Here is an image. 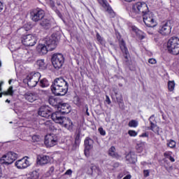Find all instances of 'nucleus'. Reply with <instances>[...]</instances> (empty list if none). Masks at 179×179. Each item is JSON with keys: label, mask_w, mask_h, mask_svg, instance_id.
Masks as SVG:
<instances>
[{"label": "nucleus", "mask_w": 179, "mask_h": 179, "mask_svg": "<svg viewBox=\"0 0 179 179\" xmlns=\"http://www.w3.org/2000/svg\"><path fill=\"white\" fill-rule=\"evenodd\" d=\"M176 141H174V140H168L167 141V143H166V146H168V148H170L171 149H173V148L176 147Z\"/></svg>", "instance_id": "34"}, {"label": "nucleus", "mask_w": 179, "mask_h": 179, "mask_svg": "<svg viewBox=\"0 0 179 179\" xmlns=\"http://www.w3.org/2000/svg\"><path fill=\"white\" fill-rule=\"evenodd\" d=\"M41 78V74L38 72H36L28 75L24 79V81L27 83L29 87H36Z\"/></svg>", "instance_id": "6"}, {"label": "nucleus", "mask_w": 179, "mask_h": 179, "mask_svg": "<svg viewBox=\"0 0 179 179\" xmlns=\"http://www.w3.org/2000/svg\"><path fill=\"white\" fill-rule=\"evenodd\" d=\"M98 1L100 5L103 6V9L106 10V12H108L110 17H115V13L114 12V10H113V8L110 6V4H108V2H107V0H98Z\"/></svg>", "instance_id": "15"}, {"label": "nucleus", "mask_w": 179, "mask_h": 179, "mask_svg": "<svg viewBox=\"0 0 179 179\" xmlns=\"http://www.w3.org/2000/svg\"><path fill=\"white\" fill-rule=\"evenodd\" d=\"M24 97L25 100L29 101V103H33L34 101H36V100L38 99L37 93L31 92H27V93H25Z\"/></svg>", "instance_id": "19"}, {"label": "nucleus", "mask_w": 179, "mask_h": 179, "mask_svg": "<svg viewBox=\"0 0 179 179\" xmlns=\"http://www.w3.org/2000/svg\"><path fill=\"white\" fill-rule=\"evenodd\" d=\"M16 159H17V154L13 152H9L2 156L0 159V163L1 164L9 166V164H12Z\"/></svg>", "instance_id": "8"}, {"label": "nucleus", "mask_w": 179, "mask_h": 179, "mask_svg": "<svg viewBox=\"0 0 179 179\" xmlns=\"http://www.w3.org/2000/svg\"><path fill=\"white\" fill-rule=\"evenodd\" d=\"M3 85V82L1 81L0 82V92H2V85ZM13 93L15 92L13 91V86L9 87L7 91H4L1 93H0V97H2L3 96H13Z\"/></svg>", "instance_id": "21"}, {"label": "nucleus", "mask_w": 179, "mask_h": 179, "mask_svg": "<svg viewBox=\"0 0 179 179\" xmlns=\"http://www.w3.org/2000/svg\"><path fill=\"white\" fill-rule=\"evenodd\" d=\"M128 125L130 128H136L138 127V125H139V123L138 122V121H136L135 120H132L129 122Z\"/></svg>", "instance_id": "31"}, {"label": "nucleus", "mask_w": 179, "mask_h": 179, "mask_svg": "<svg viewBox=\"0 0 179 179\" xmlns=\"http://www.w3.org/2000/svg\"><path fill=\"white\" fill-rule=\"evenodd\" d=\"M169 160L172 162H176V159H174V157H173L171 155L169 157Z\"/></svg>", "instance_id": "53"}, {"label": "nucleus", "mask_w": 179, "mask_h": 179, "mask_svg": "<svg viewBox=\"0 0 179 179\" xmlns=\"http://www.w3.org/2000/svg\"><path fill=\"white\" fill-rule=\"evenodd\" d=\"M96 37L97 41H99L100 44H101L102 45H104V44H106V41L104 40V38H103V37H101V36H100V34L96 33Z\"/></svg>", "instance_id": "32"}, {"label": "nucleus", "mask_w": 179, "mask_h": 179, "mask_svg": "<svg viewBox=\"0 0 179 179\" xmlns=\"http://www.w3.org/2000/svg\"><path fill=\"white\" fill-rule=\"evenodd\" d=\"M136 155L135 154V152L131 151L126 155V160L129 163L134 164L137 160Z\"/></svg>", "instance_id": "23"}, {"label": "nucleus", "mask_w": 179, "mask_h": 179, "mask_svg": "<svg viewBox=\"0 0 179 179\" xmlns=\"http://www.w3.org/2000/svg\"><path fill=\"white\" fill-rule=\"evenodd\" d=\"M68 89L69 84L62 77L55 78L51 85V90L55 96H65L68 93Z\"/></svg>", "instance_id": "1"}, {"label": "nucleus", "mask_w": 179, "mask_h": 179, "mask_svg": "<svg viewBox=\"0 0 179 179\" xmlns=\"http://www.w3.org/2000/svg\"><path fill=\"white\" fill-rule=\"evenodd\" d=\"M13 80L15 81V80L10 79V80L8 81L9 85H11V83H12V82H13Z\"/></svg>", "instance_id": "56"}, {"label": "nucleus", "mask_w": 179, "mask_h": 179, "mask_svg": "<svg viewBox=\"0 0 179 179\" xmlns=\"http://www.w3.org/2000/svg\"><path fill=\"white\" fill-rule=\"evenodd\" d=\"M38 114L41 117H43V118H50V117L51 118V117H52V113H51V111L48 109V106H41L39 108Z\"/></svg>", "instance_id": "17"}, {"label": "nucleus", "mask_w": 179, "mask_h": 179, "mask_svg": "<svg viewBox=\"0 0 179 179\" xmlns=\"http://www.w3.org/2000/svg\"><path fill=\"white\" fill-rule=\"evenodd\" d=\"M148 11L149 8L148 7V4L145 2L138 1L133 4L129 15L131 17L136 18L139 17V16H143V15H145Z\"/></svg>", "instance_id": "4"}, {"label": "nucleus", "mask_w": 179, "mask_h": 179, "mask_svg": "<svg viewBox=\"0 0 179 179\" xmlns=\"http://www.w3.org/2000/svg\"><path fill=\"white\" fill-rule=\"evenodd\" d=\"M106 101L108 104H111V100H110V97L108 95L106 96Z\"/></svg>", "instance_id": "47"}, {"label": "nucleus", "mask_w": 179, "mask_h": 179, "mask_svg": "<svg viewBox=\"0 0 179 179\" xmlns=\"http://www.w3.org/2000/svg\"><path fill=\"white\" fill-rule=\"evenodd\" d=\"M51 118L54 122L59 124L71 132L73 131V122H72V120L68 117L62 116L59 112L52 113Z\"/></svg>", "instance_id": "3"}, {"label": "nucleus", "mask_w": 179, "mask_h": 179, "mask_svg": "<svg viewBox=\"0 0 179 179\" xmlns=\"http://www.w3.org/2000/svg\"><path fill=\"white\" fill-rule=\"evenodd\" d=\"M37 43V37L33 34L24 35L22 38V43L26 47H33Z\"/></svg>", "instance_id": "10"}, {"label": "nucleus", "mask_w": 179, "mask_h": 179, "mask_svg": "<svg viewBox=\"0 0 179 179\" xmlns=\"http://www.w3.org/2000/svg\"><path fill=\"white\" fill-rule=\"evenodd\" d=\"M128 134L129 135V136L135 137L138 136V132L135 131V130H129Z\"/></svg>", "instance_id": "38"}, {"label": "nucleus", "mask_w": 179, "mask_h": 179, "mask_svg": "<svg viewBox=\"0 0 179 179\" xmlns=\"http://www.w3.org/2000/svg\"><path fill=\"white\" fill-rule=\"evenodd\" d=\"M39 85L41 87H48L50 86V82H48L47 78H43L41 80Z\"/></svg>", "instance_id": "29"}, {"label": "nucleus", "mask_w": 179, "mask_h": 179, "mask_svg": "<svg viewBox=\"0 0 179 179\" xmlns=\"http://www.w3.org/2000/svg\"><path fill=\"white\" fill-rule=\"evenodd\" d=\"M6 103H10V100L6 99Z\"/></svg>", "instance_id": "58"}, {"label": "nucleus", "mask_w": 179, "mask_h": 179, "mask_svg": "<svg viewBox=\"0 0 179 179\" xmlns=\"http://www.w3.org/2000/svg\"><path fill=\"white\" fill-rule=\"evenodd\" d=\"M40 176V173L37 171H33L30 173V178L31 179H38V177Z\"/></svg>", "instance_id": "35"}, {"label": "nucleus", "mask_w": 179, "mask_h": 179, "mask_svg": "<svg viewBox=\"0 0 179 179\" xmlns=\"http://www.w3.org/2000/svg\"><path fill=\"white\" fill-rule=\"evenodd\" d=\"M120 47L122 50V52H123L124 55L125 59H129V52H128V48H127V45H125V41H121L120 43Z\"/></svg>", "instance_id": "22"}, {"label": "nucleus", "mask_w": 179, "mask_h": 179, "mask_svg": "<svg viewBox=\"0 0 179 179\" xmlns=\"http://www.w3.org/2000/svg\"><path fill=\"white\" fill-rule=\"evenodd\" d=\"M123 173H119V175L117 176L118 178H122V177H124V176L125 175V172H123Z\"/></svg>", "instance_id": "52"}, {"label": "nucleus", "mask_w": 179, "mask_h": 179, "mask_svg": "<svg viewBox=\"0 0 179 179\" xmlns=\"http://www.w3.org/2000/svg\"><path fill=\"white\" fill-rule=\"evenodd\" d=\"M45 145L47 148H52L58 145V136L55 134H48L45 137Z\"/></svg>", "instance_id": "12"}, {"label": "nucleus", "mask_w": 179, "mask_h": 179, "mask_svg": "<svg viewBox=\"0 0 179 179\" xmlns=\"http://www.w3.org/2000/svg\"><path fill=\"white\" fill-rule=\"evenodd\" d=\"M0 66H1V62H0Z\"/></svg>", "instance_id": "63"}, {"label": "nucleus", "mask_w": 179, "mask_h": 179, "mask_svg": "<svg viewBox=\"0 0 179 179\" xmlns=\"http://www.w3.org/2000/svg\"><path fill=\"white\" fill-rule=\"evenodd\" d=\"M95 173H97V174L99 176V174H101V170H100V168L97 166Z\"/></svg>", "instance_id": "49"}, {"label": "nucleus", "mask_w": 179, "mask_h": 179, "mask_svg": "<svg viewBox=\"0 0 179 179\" xmlns=\"http://www.w3.org/2000/svg\"><path fill=\"white\" fill-rule=\"evenodd\" d=\"M109 155H110V156H112V157H118V155H117V153H115V147L112 146L109 149Z\"/></svg>", "instance_id": "33"}, {"label": "nucleus", "mask_w": 179, "mask_h": 179, "mask_svg": "<svg viewBox=\"0 0 179 179\" xmlns=\"http://www.w3.org/2000/svg\"><path fill=\"white\" fill-rule=\"evenodd\" d=\"M168 51L172 55H179V38L172 36L167 42Z\"/></svg>", "instance_id": "5"}, {"label": "nucleus", "mask_w": 179, "mask_h": 179, "mask_svg": "<svg viewBox=\"0 0 179 179\" xmlns=\"http://www.w3.org/2000/svg\"><path fill=\"white\" fill-rule=\"evenodd\" d=\"M86 107V114L87 115H90V114L89 113V108H87V106H85Z\"/></svg>", "instance_id": "54"}, {"label": "nucleus", "mask_w": 179, "mask_h": 179, "mask_svg": "<svg viewBox=\"0 0 179 179\" xmlns=\"http://www.w3.org/2000/svg\"><path fill=\"white\" fill-rule=\"evenodd\" d=\"M145 142H141L137 143L136 149L138 153H142V152H143V150L145 149Z\"/></svg>", "instance_id": "28"}, {"label": "nucleus", "mask_w": 179, "mask_h": 179, "mask_svg": "<svg viewBox=\"0 0 179 179\" xmlns=\"http://www.w3.org/2000/svg\"><path fill=\"white\" fill-rule=\"evenodd\" d=\"M98 131L99 132L100 135H101L102 136H106V130H104V129H103V127H99L98 129Z\"/></svg>", "instance_id": "39"}, {"label": "nucleus", "mask_w": 179, "mask_h": 179, "mask_svg": "<svg viewBox=\"0 0 179 179\" xmlns=\"http://www.w3.org/2000/svg\"><path fill=\"white\" fill-rule=\"evenodd\" d=\"M150 121V129L155 132V134H158L159 132V127H157V122H156V118L155 117V115H152L149 118Z\"/></svg>", "instance_id": "18"}, {"label": "nucleus", "mask_w": 179, "mask_h": 179, "mask_svg": "<svg viewBox=\"0 0 179 179\" xmlns=\"http://www.w3.org/2000/svg\"><path fill=\"white\" fill-rule=\"evenodd\" d=\"M117 92H115V96H117Z\"/></svg>", "instance_id": "61"}, {"label": "nucleus", "mask_w": 179, "mask_h": 179, "mask_svg": "<svg viewBox=\"0 0 179 179\" xmlns=\"http://www.w3.org/2000/svg\"><path fill=\"white\" fill-rule=\"evenodd\" d=\"M171 29L170 21L163 22L159 26L158 32L162 36H169L171 33Z\"/></svg>", "instance_id": "11"}, {"label": "nucleus", "mask_w": 179, "mask_h": 179, "mask_svg": "<svg viewBox=\"0 0 179 179\" xmlns=\"http://www.w3.org/2000/svg\"><path fill=\"white\" fill-rule=\"evenodd\" d=\"M33 55H34L33 50H29V51L27 50L25 57L27 59L30 58H33Z\"/></svg>", "instance_id": "37"}, {"label": "nucleus", "mask_w": 179, "mask_h": 179, "mask_svg": "<svg viewBox=\"0 0 179 179\" xmlns=\"http://www.w3.org/2000/svg\"><path fill=\"white\" fill-rule=\"evenodd\" d=\"M59 114H69L71 113V106L69 103H62L58 107Z\"/></svg>", "instance_id": "20"}, {"label": "nucleus", "mask_w": 179, "mask_h": 179, "mask_svg": "<svg viewBox=\"0 0 179 179\" xmlns=\"http://www.w3.org/2000/svg\"><path fill=\"white\" fill-rule=\"evenodd\" d=\"M131 29H132V31L136 34L137 37L140 40H143V38H145V33H143V31L138 29V27H132Z\"/></svg>", "instance_id": "25"}, {"label": "nucleus", "mask_w": 179, "mask_h": 179, "mask_svg": "<svg viewBox=\"0 0 179 179\" xmlns=\"http://www.w3.org/2000/svg\"><path fill=\"white\" fill-rule=\"evenodd\" d=\"M175 87H176V83L174 82V80L168 81V90H169V92H173Z\"/></svg>", "instance_id": "30"}, {"label": "nucleus", "mask_w": 179, "mask_h": 179, "mask_svg": "<svg viewBox=\"0 0 179 179\" xmlns=\"http://www.w3.org/2000/svg\"><path fill=\"white\" fill-rule=\"evenodd\" d=\"M15 166L17 167V169H19L20 170H22L23 169H27L30 166V162L27 159V158L24 157L21 159L17 160L15 163Z\"/></svg>", "instance_id": "16"}, {"label": "nucleus", "mask_w": 179, "mask_h": 179, "mask_svg": "<svg viewBox=\"0 0 179 179\" xmlns=\"http://www.w3.org/2000/svg\"><path fill=\"white\" fill-rule=\"evenodd\" d=\"M51 7L53 9V10H55V12L57 15H61V13H59V10H57V8H55V5H54V3L51 4Z\"/></svg>", "instance_id": "43"}, {"label": "nucleus", "mask_w": 179, "mask_h": 179, "mask_svg": "<svg viewBox=\"0 0 179 179\" xmlns=\"http://www.w3.org/2000/svg\"><path fill=\"white\" fill-rule=\"evenodd\" d=\"M116 100H117L119 106H124V99H122V95L116 96Z\"/></svg>", "instance_id": "36"}, {"label": "nucleus", "mask_w": 179, "mask_h": 179, "mask_svg": "<svg viewBox=\"0 0 179 179\" xmlns=\"http://www.w3.org/2000/svg\"><path fill=\"white\" fill-rule=\"evenodd\" d=\"M57 48V39L53 36L45 38L43 43H39L36 50L40 55H45L48 51H54Z\"/></svg>", "instance_id": "2"}, {"label": "nucleus", "mask_w": 179, "mask_h": 179, "mask_svg": "<svg viewBox=\"0 0 179 179\" xmlns=\"http://www.w3.org/2000/svg\"><path fill=\"white\" fill-rule=\"evenodd\" d=\"M39 93H41V94H47V91L41 90H39Z\"/></svg>", "instance_id": "51"}, {"label": "nucleus", "mask_w": 179, "mask_h": 179, "mask_svg": "<svg viewBox=\"0 0 179 179\" xmlns=\"http://www.w3.org/2000/svg\"><path fill=\"white\" fill-rule=\"evenodd\" d=\"M85 143V150L84 154L86 156V157H89L90 156V150L93 149V143H94V141L93 139L87 137L84 141Z\"/></svg>", "instance_id": "14"}, {"label": "nucleus", "mask_w": 179, "mask_h": 179, "mask_svg": "<svg viewBox=\"0 0 179 179\" xmlns=\"http://www.w3.org/2000/svg\"><path fill=\"white\" fill-rule=\"evenodd\" d=\"M142 16L143 22L148 27H156V26H157V22H156V20H155V15H153V13L148 11Z\"/></svg>", "instance_id": "7"}, {"label": "nucleus", "mask_w": 179, "mask_h": 179, "mask_svg": "<svg viewBox=\"0 0 179 179\" xmlns=\"http://www.w3.org/2000/svg\"><path fill=\"white\" fill-rule=\"evenodd\" d=\"M141 164H142L143 166H145V164H146V162H141Z\"/></svg>", "instance_id": "59"}, {"label": "nucleus", "mask_w": 179, "mask_h": 179, "mask_svg": "<svg viewBox=\"0 0 179 179\" xmlns=\"http://www.w3.org/2000/svg\"><path fill=\"white\" fill-rule=\"evenodd\" d=\"M65 176H72V171L71 169L67 170L65 173H64Z\"/></svg>", "instance_id": "46"}, {"label": "nucleus", "mask_w": 179, "mask_h": 179, "mask_svg": "<svg viewBox=\"0 0 179 179\" xmlns=\"http://www.w3.org/2000/svg\"><path fill=\"white\" fill-rule=\"evenodd\" d=\"M164 156L166 159H169L171 156V152H165Z\"/></svg>", "instance_id": "42"}, {"label": "nucleus", "mask_w": 179, "mask_h": 179, "mask_svg": "<svg viewBox=\"0 0 179 179\" xmlns=\"http://www.w3.org/2000/svg\"><path fill=\"white\" fill-rule=\"evenodd\" d=\"M91 170H92V173H93V172L95 173L96 170H97V165L92 166H91Z\"/></svg>", "instance_id": "48"}, {"label": "nucleus", "mask_w": 179, "mask_h": 179, "mask_svg": "<svg viewBox=\"0 0 179 179\" xmlns=\"http://www.w3.org/2000/svg\"><path fill=\"white\" fill-rule=\"evenodd\" d=\"M45 13H44V10L42 9L38 8L36 10H34L31 13V17L33 22H38L39 20H42V19H44Z\"/></svg>", "instance_id": "13"}, {"label": "nucleus", "mask_w": 179, "mask_h": 179, "mask_svg": "<svg viewBox=\"0 0 179 179\" xmlns=\"http://www.w3.org/2000/svg\"><path fill=\"white\" fill-rule=\"evenodd\" d=\"M3 3H2L1 1H0V13L1 12H2V10H3Z\"/></svg>", "instance_id": "50"}, {"label": "nucleus", "mask_w": 179, "mask_h": 179, "mask_svg": "<svg viewBox=\"0 0 179 179\" xmlns=\"http://www.w3.org/2000/svg\"><path fill=\"white\" fill-rule=\"evenodd\" d=\"M34 138H36V136H33V139H34Z\"/></svg>", "instance_id": "62"}, {"label": "nucleus", "mask_w": 179, "mask_h": 179, "mask_svg": "<svg viewBox=\"0 0 179 179\" xmlns=\"http://www.w3.org/2000/svg\"><path fill=\"white\" fill-rule=\"evenodd\" d=\"M55 170V168L54 166H51L48 171V173L50 175L54 173V171Z\"/></svg>", "instance_id": "45"}, {"label": "nucleus", "mask_w": 179, "mask_h": 179, "mask_svg": "<svg viewBox=\"0 0 179 179\" xmlns=\"http://www.w3.org/2000/svg\"><path fill=\"white\" fill-rule=\"evenodd\" d=\"M2 176V174L1 173H0V177H1Z\"/></svg>", "instance_id": "60"}, {"label": "nucleus", "mask_w": 179, "mask_h": 179, "mask_svg": "<svg viewBox=\"0 0 179 179\" xmlns=\"http://www.w3.org/2000/svg\"><path fill=\"white\" fill-rule=\"evenodd\" d=\"M64 62H65V59L62 54L55 53L52 56V64L55 69L62 68Z\"/></svg>", "instance_id": "9"}, {"label": "nucleus", "mask_w": 179, "mask_h": 179, "mask_svg": "<svg viewBox=\"0 0 179 179\" xmlns=\"http://www.w3.org/2000/svg\"><path fill=\"white\" fill-rule=\"evenodd\" d=\"M139 136L140 138H149V133H147V132L143 133Z\"/></svg>", "instance_id": "44"}, {"label": "nucleus", "mask_w": 179, "mask_h": 179, "mask_svg": "<svg viewBox=\"0 0 179 179\" xmlns=\"http://www.w3.org/2000/svg\"><path fill=\"white\" fill-rule=\"evenodd\" d=\"M150 174V171H149V170H144L143 171V176L144 177L146 178L147 177H149Z\"/></svg>", "instance_id": "40"}, {"label": "nucleus", "mask_w": 179, "mask_h": 179, "mask_svg": "<svg viewBox=\"0 0 179 179\" xmlns=\"http://www.w3.org/2000/svg\"><path fill=\"white\" fill-rule=\"evenodd\" d=\"M125 2H134L135 0H124Z\"/></svg>", "instance_id": "57"}, {"label": "nucleus", "mask_w": 179, "mask_h": 179, "mask_svg": "<svg viewBox=\"0 0 179 179\" xmlns=\"http://www.w3.org/2000/svg\"><path fill=\"white\" fill-rule=\"evenodd\" d=\"M36 66H38V69H41L42 71L47 69V64H45V60L43 59L37 60Z\"/></svg>", "instance_id": "26"}, {"label": "nucleus", "mask_w": 179, "mask_h": 179, "mask_svg": "<svg viewBox=\"0 0 179 179\" xmlns=\"http://www.w3.org/2000/svg\"><path fill=\"white\" fill-rule=\"evenodd\" d=\"M49 162L50 157L47 155H43L42 157H40V158H38L37 164H39L40 166H44V164H48Z\"/></svg>", "instance_id": "24"}, {"label": "nucleus", "mask_w": 179, "mask_h": 179, "mask_svg": "<svg viewBox=\"0 0 179 179\" xmlns=\"http://www.w3.org/2000/svg\"><path fill=\"white\" fill-rule=\"evenodd\" d=\"M40 24L42 27H44V29H48L51 27V22L47 18H43Z\"/></svg>", "instance_id": "27"}, {"label": "nucleus", "mask_w": 179, "mask_h": 179, "mask_svg": "<svg viewBox=\"0 0 179 179\" xmlns=\"http://www.w3.org/2000/svg\"><path fill=\"white\" fill-rule=\"evenodd\" d=\"M149 64H151V65H155L157 62L155 60V59L151 58L148 59Z\"/></svg>", "instance_id": "41"}, {"label": "nucleus", "mask_w": 179, "mask_h": 179, "mask_svg": "<svg viewBox=\"0 0 179 179\" xmlns=\"http://www.w3.org/2000/svg\"><path fill=\"white\" fill-rule=\"evenodd\" d=\"M79 138H80V134H77L76 136V141H79Z\"/></svg>", "instance_id": "55"}]
</instances>
